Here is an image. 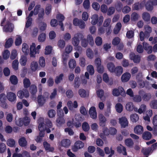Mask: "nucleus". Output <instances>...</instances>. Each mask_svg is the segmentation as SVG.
I'll use <instances>...</instances> for the list:
<instances>
[{
  "label": "nucleus",
  "instance_id": "20e7f679",
  "mask_svg": "<svg viewBox=\"0 0 157 157\" xmlns=\"http://www.w3.org/2000/svg\"><path fill=\"white\" fill-rule=\"evenodd\" d=\"M112 94L115 96H118L120 95L123 97L126 96L125 92L124 89L121 86L114 89L112 91Z\"/></svg>",
  "mask_w": 157,
  "mask_h": 157
},
{
  "label": "nucleus",
  "instance_id": "e433bc0d",
  "mask_svg": "<svg viewBox=\"0 0 157 157\" xmlns=\"http://www.w3.org/2000/svg\"><path fill=\"white\" fill-rule=\"evenodd\" d=\"M6 42L5 47L6 48H9L12 46L13 43V40L12 38H9L6 40Z\"/></svg>",
  "mask_w": 157,
  "mask_h": 157
},
{
  "label": "nucleus",
  "instance_id": "dca6fc26",
  "mask_svg": "<svg viewBox=\"0 0 157 157\" xmlns=\"http://www.w3.org/2000/svg\"><path fill=\"white\" fill-rule=\"evenodd\" d=\"M130 59L132 60L135 63H139L140 60V57L137 55H135L133 53H131L130 55Z\"/></svg>",
  "mask_w": 157,
  "mask_h": 157
},
{
  "label": "nucleus",
  "instance_id": "69168bd1",
  "mask_svg": "<svg viewBox=\"0 0 157 157\" xmlns=\"http://www.w3.org/2000/svg\"><path fill=\"white\" fill-rule=\"evenodd\" d=\"M86 55L88 58L92 59L94 57V54L90 48H88L86 50Z\"/></svg>",
  "mask_w": 157,
  "mask_h": 157
},
{
  "label": "nucleus",
  "instance_id": "9d476101",
  "mask_svg": "<svg viewBox=\"0 0 157 157\" xmlns=\"http://www.w3.org/2000/svg\"><path fill=\"white\" fill-rule=\"evenodd\" d=\"M84 146V144L81 141H78L75 143L72 149L74 151H76L78 149L82 148Z\"/></svg>",
  "mask_w": 157,
  "mask_h": 157
},
{
  "label": "nucleus",
  "instance_id": "13d9d810",
  "mask_svg": "<svg viewBox=\"0 0 157 157\" xmlns=\"http://www.w3.org/2000/svg\"><path fill=\"white\" fill-rule=\"evenodd\" d=\"M39 63L40 67H44L45 65L44 58L43 56L40 57L39 58Z\"/></svg>",
  "mask_w": 157,
  "mask_h": 157
},
{
  "label": "nucleus",
  "instance_id": "412c9836",
  "mask_svg": "<svg viewBox=\"0 0 157 157\" xmlns=\"http://www.w3.org/2000/svg\"><path fill=\"white\" fill-rule=\"evenodd\" d=\"M38 66L37 62L35 60L32 61L30 63V68L32 71L34 72L36 71L38 69Z\"/></svg>",
  "mask_w": 157,
  "mask_h": 157
},
{
  "label": "nucleus",
  "instance_id": "774afa93",
  "mask_svg": "<svg viewBox=\"0 0 157 157\" xmlns=\"http://www.w3.org/2000/svg\"><path fill=\"white\" fill-rule=\"evenodd\" d=\"M80 82L79 80V77H76L74 81V86L75 88H78L79 87Z\"/></svg>",
  "mask_w": 157,
  "mask_h": 157
},
{
  "label": "nucleus",
  "instance_id": "4be33fe9",
  "mask_svg": "<svg viewBox=\"0 0 157 157\" xmlns=\"http://www.w3.org/2000/svg\"><path fill=\"white\" fill-rule=\"evenodd\" d=\"M44 119L42 117H40L38 121V123L39 124L38 128L40 131H44Z\"/></svg>",
  "mask_w": 157,
  "mask_h": 157
},
{
  "label": "nucleus",
  "instance_id": "39448f33",
  "mask_svg": "<svg viewBox=\"0 0 157 157\" xmlns=\"http://www.w3.org/2000/svg\"><path fill=\"white\" fill-rule=\"evenodd\" d=\"M84 36L82 34L80 33H76L74 37L72 39V44L74 46H77L78 45L79 43V38L82 39L84 38Z\"/></svg>",
  "mask_w": 157,
  "mask_h": 157
},
{
  "label": "nucleus",
  "instance_id": "1a4fd4ad",
  "mask_svg": "<svg viewBox=\"0 0 157 157\" xmlns=\"http://www.w3.org/2000/svg\"><path fill=\"white\" fill-rule=\"evenodd\" d=\"M119 122L122 128H124L128 126V121L127 118L125 117H122L119 118Z\"/></svg>",
  "mask_w": 157,
  "mask_h": 157
},
{
  "label": "nucleus",
  "instance_id": "603ef678",
  "mask_svg": "<svg viewBox=\"0 0 157 157\" xmlns=\"http://www.w3.org/2000/svg\"><path fill=\"white\" fill-rule=\"evenodd\" d=\"M146 108V106L145 105L142 104L140 106L139 108L138 109H137V111L136 112L141 114L145 111Z\"/></svg>",
  "mask_w": 157,
  "mask_h": 157
},
{
  "label": "nucleus",
  "instance_id": "680f3d73",
  "mask_svg": "<svg viewBox=\"0 0 157 157\" xmlns=\"http://www.w3.org/2000/svg\"><path fill=\"white\" fill-rule=\"evenodd\" d=\"M115 108L117 111L119 113H121L123 109L122 105L119 103L116 104Z\"/></svg>",
  "mask_w": 157,
  "mask_h": 157
},
{
  "label": "nucleus",
  "instance_id": "de8ad7c7",
  "mask_svg": "<svg viewBox=\"0 0 157 157\" xmlns=\"http://www.w3.org/2000/svg\"><path fill=\"white\" fill-rule=\"evenodd\" d=\"M150 107L153 109H157V100H153L151 101L149 103Z\"/></svg>",
  "mask_w": 157,
  "mask_h": 157
},
{
  "label": "nucleus",
  "instance_id": "58836bf2",
  "mask_svg": "<svg viewBox=\"0 0 157 157\" xmlns=\"http://www.w3.org/2000/svg\"><path fill=\"white\" fill-rule=\"evenodd\" d=\"M108 70L111 73L114 72L115 67L114 64L112 63H108L107 65Z\"/></svg>",
  "mask_w": 157,
  "mask_h": 157
},
{
  "label": "nucleus",
  "instance_id": "423d86ee",
  "mask_svg": "<svg viewBox=\"0 0 157 157\" xmlns=\"http://www.w3.org/2000/svg\"><path fill=\"white\" fill-rule=\"evenodd\" d=\"M137 83L138 87L139 88H143L145 87L149 89L150 87L148 82L146 81H144L142 78L138 79Z\"/></svg>",
  "mask_w": 157,
  "mask_h": 157
},
{
  "label": "nucleus",
  "instance_id": "7c9ffc66",
  "mask_svg": "<svg viewBox=\"0 0 157 157\" xmlns=\"http://www.w3.org/2000/svg\"><path fill=\"white\" fill-rule=\"evenodd\" d=\"M78 93L82 98H85L89 95V93L83 89H80L78 90Z\"/></svg>",
  "mask_w": 157,
  "mask_h": 157
},
{
  "label": "nucleus",
  "instance_id": "2f4dec72",
  "mask_svg": "<svg viewBox=\"0 0 157 157\" xmlns=\"http://www.w3.org/2000/svg\"><path fill=\"white\" fill-rule=\"evenodd\" d=\"M68 65L70 68L73 69L76 65L75 60L74 59H70L68 61Z\"/></svg>",
  "mask_w": 157,
  "mask_h": 157
},
{
  "label": "nucleus",
  "instance_id": "7ed1b4c3",
  "mask_svg": "<svg viewBox=\"0 0 157 157\" xmlns=\"http://www.w3.org/2000/svg\"><path fill=\"white\" fill-rule=\"evenodd\" d=\"M48 93L47 92L44 93L42 95L38 96L37 101L39 105L42 106L48 100Z\"/></svg>",
  "mask_w": 157,
  "mask_h": 157
},
{
  "label": "nucleus",
  "instance_id": "37998d69",
  "mask_svg": "<svg viewBox=\"0 0 157 157\" xmlns=\"http://www.w3.org/2000/svg\"><path fill=\"white\" fill-rule=\"evenodd\" d=\"M48 117L50 118H53L56 115V111L53 109H50L48 110L47 112Z\"/></svg>",
  "mask_w": 157,
  "mask_h": 157
},
{
  "label": "nucleus",
  "instance_id": "3c124183",
  "mask_svg": "<svg viewBox=\"0 0 157 157\" xmlns=\"http://www.w3.org/2000/svg\"><path fill=\"white\" fill-rule=\"evenodd\" d=\"M46 38V34L44 33H42L38 36V40L39 42H43L45 41Z\"/></svg>",
  "mask_w": 157,
  "mask_h": 157
},
{
  "label": "nucleus",
  "instance_id": "f3484780",
  "mask_svg": "<svg viewBox=\"0 0 157 157\" xmlns=\"http://www.w3.org/2000/svg\"><path fill=\"white\" fill-rule=\"evenodd\" d=\"M41 6L40 5H36L33 10L31 11L30 13L29 14V17H32L33 15H36L37 14L40 10V9H41Z\"/></svg>",
  "mask_w": 157,
  "mask_h": 157
},
{
  "label": "nucleus",
  "instance_id": "0e129e2a",
  "mask_svg": "<svg viewBox=\"0 0 157 157\" xmlns=\"http://www.w3.org/2000/svg\"><path fill=\"white\" fill-rule=\"evenodd\" d=\"M95 42L97 46H101L102 43V39L100 37L98 36L95 38Z\"/></svg>",
  "mask_w": 157,
  "mask_h": 157
},
{
  "label": "nucleus",
  "instance_id": "052dcab7",
  "mask_svg": "<svg viewBox=\"0 0 157 157\" xmlns=\"http://www.w3.org/2000/svg\"><path fill=\"white\" fill-rule=\"evenodd\" d=\"M139 17L138 14L136 13H133L131 16V19L133 21H137Z\"/></svg>",
  "mask_w": 157,
  "mask_h": 157
},
{
  "label": "nucleus",
  "instance_id": "ea45409f",
  "mask_svg": "<svg viewBox=\"0 0 157 157\" xmlns=\"http://www.w3.org/2000/svg\"><path fill=\"white\" fill-rule=\"evenodd\" d=\"M56 125L58 126H60L64 124L65 121L64 118L61 117H59L56 120Z\"/></svg>",
  "mask_w": 157,
  "mask_h": 157
},
{
  "label": "nucleus",
  "instance_id": "6ab92c4d",
  "mask_svg": "<svg viewBox=\"0 0 157 157\" xmlns=\"http://www.w3.org/2000/svg\"><path fill=\"white\" fill-rule=\"evenodd\" d=\"M56 17L57 20L59 21V25L61 26V29L63 31L64 29L63 27V24L62 21L64 19V16L61 14L59 13L57 15Z\"/></svg>",
  "mask_w": 157,
  "mask_h": 157
},
{
  "label": "nucleus",
  "instance_id": "bf43d9fd",
  "mask_svg": "<svg viewBox=\"0 0 157 157\" xmlns=\"http://www.w3.org/2000/svg\"><path fill=\"white\" fill-rule=\"evenodd\" d=\"M30 90L31 94H35L37 92V87L36 85L34 84L32 85L30 87Z\"/></svg>",
  "mask_w": 157,
  "mask_h": 157
},
{
  "label": "nucleus",
  "instance_id": "cd10ccee",
  "mask_svg": "<svg viewBox=\"0 0 157 157\" xmlns=\"http://www.w3.org/2000/svg\"><path fill=\"white\" fill-rule=\"evenodd\" d=\"M60 144L61 146L63 147H67L70 146L71 142L69 140L67 139H64L61 141Z\"/></svg>",
  "mask_w": 157,
  "mask_h": 157
},
{
  "label": "nucleus",
  "instance_id": "a211bd4d",
  "mask_svg": "<svg viewBox=\"0 0 157 157\" xmlns=\"http://www.w3.org/2000/svg\"><path fill=\"white\" fill-rule=\"evenodd\" d=\"M46 128L45 129L47 132L49 133L51 132L50 128H52V124L51 121L48 119H47L45 121Z\"/></svg>",
  "mask_w": 157,
  "mask_h": 157
},
{
  "label": "nucleus",
  "instance_id": "79ce46f5",
  "mask_svg": "<svg viewBox=\"0 0 157 157\" xmlns=\"http://www.w3.org/2000/svg\"><path fill=\"white\" fill-rule=\"evenodd\" d=\"M130 118L131 121L132 122H136L139 120V117L138 114L133 113L130 115Z\"/></svg>",
  "mask_w": 157,
  "mask_h": 157
},
{
  "label": "nucleus",
  "instance_id": "bb28decb",
  "mask_svg": "<svg viewBox=\"0 0 157 157\" xmlns=\"http://www.w3.org/2000/svg\"><path fill=\"white\" fill-rule=\"evenodd\" d=\"M104 127L103 129V133H100L99 135L100 137L102 138H104L105 136L109 135L110 133L108 129L106 127Z\"/></svg>",
  "mask_w": 157,
  "mask_h": 157
},
{
  "label": "nucleus",
  "instance_id": "4d7b16f0",
  "mask_svg": "<svg viewBox=\"0 0 157 157\" xmlns=\"http://www.w3.org/2000/svg\"><path fill=\"white\" fill-rule=\"evenodd\" d=\"M79 65L82 67H84L86 65V59L85 58L83 57H81L79 59Z\"/></svg>",
  "mask_w": 157,
  "mask_h": 157
},
{
  "label": "nucleus",
  "instance_id": "ddd939ff",
  "mask_svg": "<svg viewBox=\"0 0 157 157\" xmlns=\"http://www.w3.org/2000/svg\"><path fill=\"white\" fill-rule=\"evenodd\" d=\"M131 77V75L129 72L124 73L121 76V80L123 82H127L128 81Z\"/></svg>",
  "mask_w": 157,
  "mask_h": 157
},
{
  "label": "nucleus",
  "instance_id": "b1692460",
  "mask_svg": "<svg viewBox=\"0 0 157 157\" xmlns=\"http://www.w3.org/2000/svg\"><path fill=\"white\" fill-rule=\"evenodd\" d=\"M143 46L144 49L148 53H151L152 51V47L146 42L143 43Z\"/></svg>",
  "mask_w": 157,
  "mask_h": 157
},
{
  "label": "nucleus",
  "instance_id": "864d4df0",
  "mask_svg": "<svg viewBox=\"0 0 157 157\" xmlns=\"http://www.w3.org/2000/svg\"><path fill=\"white\" fill-rule=\"evenodd\" d=\"M142 18L145 21H149L150 18V14L147 12H144L142 14Z\"/></svg>",
  "mask_w": 157,
  "mask_h": 157
},
{
  "label": "nucleus",
  "instance_id": "5fc2aeb1",
  "mask_svg": "<svg viewBox=\"0 0 157 157\" xmlns=\"http://www.w3.org/2000/svg\"><path fill=\"white\" fill-rule=\"evenodd\" d=\"M86 69L90 75H92L94 74V70L92 65H88Z\"/></svg>",
  "mask_w": 157,
  "mask_h": 157
},
{
  "label": "nucleus",
  "instance_id": "8fccbe9b",
  "mask_svg": "<svg viewBox=\"0 0 157 157\" xmlns=\"http://www.w3.org/2000/svg\"><path fill=\"white\" fill-rule=\"evenodd\" d=\"M10 81L12 84L13 85H16L18 83V79L17 77L14 75H12L10 77Z\"/></svg>",
  "mask_w": 157,
  "mask_h": 157
},
{
  "label": "nucleus",
  "instance_id": "5701e85b",
  "mask_svg": "<svg viewBox=\"0 0 157 157\" xmlns=\"http://www.w3.org/2000/svg\"><path fill=\"white\" fill-rule=\"evenodd\" d=\"M64 77V74L63 73L58 75L55 79V82L57 84L60 83L63 81Z\"/></svg>",
  "mask_w": 157,
  "mask_h": 157
},
{
  "label": "nucleus",
  "instance_id": "6e6552de",
  "mask_svg": "<svg viewBox=\"0 0 157 157\" xmlns=\"http://www.w3.org/2000/svg\"><path fill=\"white\" fill-rule=\"evenodd\" d=\"M89 113L90 117L94 119L97 118V112L96 108L94 106L91 107L89 109Z\"/></svg>",
  "mask_w": 157,
  "mask_h": 157
},
{
  "label": "nucleus",
  "instance_id": "f8f14e48",
  "mask_svg": "<svg viewBox=\"0 0 157 157\" xmlns=\"http://www.w3.org/2000/svg\"><path fill=\"white\" fill-rule=\"evenodd\" d=\"M14 29V25L9 22H7L4 27L3 30L6 32H12Z\"/></svg>",
  "mask_w": 157,
  "mask_h": 157
},
{
  "label": "nucleus",
  "instance_id": "a878e982",
  "mask_svg": "<svg viewBox=\"0 0 157 157\" xmlns=\"http://www.w3.org/2000/svg\"><path fill=\"white\" fill-rule=\"evenodd\" d=\"M27 61V56L25 55H23L21 57L19 62L21 66H24L26 65Z\"/></svg>",
  "mask_w": 157,
  "mask_h": 157
},
{
  "label": "nucleus",
  "instance_id": "0eeeda50",
  "mask_svg": "<svg viewBox=\"0 0 157 157\" xmlns=\"http://www.w3.org/2000/svg\"><path fill=\"white\" fill-rule=\"evenodd\" d=\"M126 109L130 112L132 111L133 110L135 112L137 111V108H136L133 103L132 102H128L126 104Z\"/></svg>",
  "mask_w": 157,
  "mask_h": 157
},
{
  "label": "nucleus",
  "instance_id": "49530a36",
  "mask_svg": "<svg viewBox=\"0 0 157 157\" xmlns=\"http://www.w3.org/2000/svg\"><path fill=\"white\" fill-rule=\"evenodd\" d=\"M6 144L9 147H13L15 145V142L13 139L10 138L7 140Z\"/></svg>",
  "mask_w": 157,
  "mask_h": 157
},
{
  "label": "nucleus",
  "instance_id": "a19ab883",
  "mask_svg": "<svg viewBox=\"0 0 157 157\" xmlns=\"http://www.w3.org/2000/svg\"><path fill=\"white\" fill-rule=\"evenodd\" d=\"M65 42L63 40H59L57 42V46L60 49H63L65 45Z\"/></svg>",
  "mask_w": 157,
  "mask_h": 157
},
{
  "label": "nucleus",
  "instance_id": "c03bdc74",
  "mask_svg": "<svg viewBox=\"0 0 157 157\" xmlns=\"http://www.w3.org/2000/svg\"><path fill=\"white\" fill-rule=\"evenodd\" d=\"M152 136L151 133L149 132H145L143 134V137L144 139L146 140L150 139Z\"/></svg>",
  "mask_w": 157,
  "mask_h": 157
},
{
  "label": "nucleus",
  "instance_id": "e2e57ef3",
  "mask_svg": "<svg viewBox=\"0 0 157 157\" xmlns=\"http://www.w3.org/2000/svg\"><path fill=\"white\" fill-rule=\"evenodd\" d=\"M52 50V47L50 45L46 46L44 50V54L45 55H49L50 54Z\"/></svg>",
  "mask_w": 157,
  "mask_h": 157
},
{
  "label": "nucleus",
  "instance_id": "338daca9",
  "mask_svg": "<svg viewBox=\"0 0 157 157\" xmlns=\"http://www.w3.org/2000/svg\"><path fill=\"white\" fill-rule=\"evenodd\" d=\"M73 49L72 46L70 45H67L65 49V52L67 54L70 53Z\"/></svg>",
  "mask_w": 157,
  "mask_h": 157
},
{
  "label": "nucleus",
  "instance_id": "c9c22d12",
  "mask_svg": "<svg viewBox=\"0 0 157 157\" xmlns=\"http://www.w3.org/2000/svg\"><path fill=\"white\" fill-rule=\"evenodd\" d=\"M144 2L137 3H135L133 6V8L136 10L142 9L144 6Z\"/></svg>",
  "mask_w": 157,
  "mask_h": 157
},
{
  "label": "nucleus",
  "instance_id": "f03ea898",
  "mask_svg": "<svg viewBox=\"0 0 157 157\" xmlns=\"http://www.w3.org/2000/svg\"><path fill=\"white\" fill-rule=\"evenodd\" d=\"M91 19V23L93 25H95L97 23L98 25L100 26L102 23L104 18L102 16L98 17L97 14H95L92 15Z\"/></svg>",
  "mask_w": 157,
  "mask_h": 157
},
{
  "label": "nucleus",
  "instance_id": "09e8293b",
  "mask_svg": "<svg viewBox=\"0 0 157 157\" xmlns=\"http://www.w3.org/2000/svg\"><path fill=\"white\" fill-rule=\"evenodd\" d=\"M151 95L149 93H145L142 96V99L145 101H148L151 98Z\"/></svg>",
  "mask_w": 157,
  "mask_h": 157
},
{
  "label": "nucleus",
  "instance_id": "aec40b11",
  "mask_svg": "<svg viewBox=\"0 0 157 157\" xmlns=\"http://www.w3.org/2000/svg\"><path fill=\"white\" fill-rule=\"evenodd\" d=\"M18 143L19 145L21 147H25L27 145V142L24 137H20L18 140Z\"/></svg>",
  "mask_w": 157,
  "mask_h": 157
},
{
  "label": "nucleus",
  "instance_id": "4c0bfd02",
  "mask_svg": "<svg viewBox=\"0 0 157 157\" xmlns=\"http://www.w3.org/2000/svg\"><path fill=\"white\" fill-rule=\"evenodd\" d=\"M117 151L119 153H122L124 155H126L127 153L125 147L120 145L117 147Z\"/></svg>",
  "mask_w": 157,
  "mask_h": 157
},
{
  "label": "nucleus",
  "instance_id": "72a5a7b5",
  "mask_svg": "<svg viewBox=\"0 0 157 157\" xmlns=\"http://www.w3.org/2000/svg\"><path fill=\"white\" fill-rule=\"evenodd\" d=\"M111 104L109 103L107 104L106 109L105 111V115L106 117H109L111 113Z\"/></svg>",
  "mask_w": 157,
  "mask_h": 157
},
{
  "label": "nucleus",
  "instance_id": "f257e3e1",
  "mask_svg": "<svg viewBox=\"0 0 157 157\" xmlns=\"http://www.w3.org/2000/svg\"><path fill=\"white\" fill-rule=\"evenodd\" d=\"M41 48L40 45H38L36 47L35 43H32L29 47V56L30 58H35L36 54H39L40 50Z\"/></svg>",
  "mask_w": 157,
  "mask_h": 157
},
{
  "label": "nucleus",
  "instance_id": "473e14b6",
  "mask_svg": "<svg viewBox=\"0 0 157 157\" xmlns=\"http://www.w3.org/2000/svg\"><path fill=\"white\" fill-rule=\"evenodd\" d=\"M145 31V37L148 38L149 36L150 33L151 32V28L148 25L145 26L144 27Z\"/></svg>",
  "mask_w": 157,
  "mask_h": 157
},
{
  "label": "nucleus",
  "instance_id": "a18cd8bd",
  "mask_svg": "<svg viewBox=\"0 0 157 157\" xmlns=\"http://www.w3.org/2000/svg\"><path fill=\"white\" fill-rule=\"evenodd\" d=\"M142 151L144 155L147 157L152 152V149L150 147L144 148L142 150Z\"/></svg>",
  "mask_w": 157,
  "mask_h": 157
},
{
  "label": "nucleus",
  "instance_id": "393cba45",
  "mask_svg": "<svg viewBox=\"0 0 157 157\" xmlns=\"http://www.w3.org/2000/svg\"><path fill=\"white\" fill-rule=\"evenodd\" d=\"M143 132V128L142 126L140 125L136 126L134 128V132L137 134H140Z\"/></svg>",
  "mask_w": 157,
  "mask_h": 157
},
{
  "label": "nucleus",
  "instance_id": "f704fd0d",
  "mask_svg": "<svg viewBox=\"0 0 157 157\" xmlns=\"http://www.w3.org/2000/svg\"><path fill=\"white\" fill-rule=\"evenodd\" d=\"M23 84L24 88H28L30 86L31 82L29 78H25L23 80Z\"/></svg>",
  "mask_w": 157,
  "mask_h": 157
},
{
  "label": "nucleus",
  "instance_id": "c756f323",
  "mask_svg": "<svg viewBox=\"0 0 157 157\" xmlns=\"http://www.w3.org/2000/svg\"><path fill=\"white\" fill-rule=\"evenodd\" d=\"M123 72V68L121 66H117L116 67L114 70L116 75L117 76H120Z\"/></svg>",
  "mask_w": 157,
  "mask_h": 157
},
{
  "label": "nucleus",
  "instance_id": "c85d7f7f",
  "mask_svg": "<svg viewBox=\"0 0 157 157\" xmlns=\"http://www.w3.org/2000/svg\"><path fill=\"white\" fill-rule=\"evenodd\" d=\"M43 145L45 150L48 151L52 152L54 150V148L46 142H44Z\"/></svg>",
  "mask_w": 157,
  "mask_h": 157
},
{
  "label": "nucleus",
  "instance_id": "2eb2a0df",
  "mask_svg": "<svg viewBox=\"0 0 157 157\" xmlns=\"http://www.w3.org/2000/svg\"><path fill=\"white\" fill-rule=\"evenodd\" d=\"M22 51L25 55H27L29 54V48L27 44L24 43L22 45Z\"/></svg>",
  "mask_w": 157,
  "mask_h": 157
},
{
  "label": "nucleus",
  "instance_id": "6e6d98bb",
  "mask_svg": "<svg viewBox=\"0 0 157 157\" xmlns=\"http://www.w3.org/2000/svg\"><path fill=\"white\" fill-rule=\"evenodd\" d=\"M82 127L83 131L85 132L88 131L90 128L89 124L86 122H85L82 123Z\"/></svg>",
  "mask_w": 157,
  "mask_h": 157
},
{
  "label": "nucleus",
  "instance_id": "4468645a",
  "mask_svg": "<svg viewBox=\"0 0 157 157\" xmlns=\"http://www.w3.org/2000/svg\"><path fill=\"white\" fill-rule=\"evenodd\" d=\"M7 98L10 101H15L16 98V95L15 93L12 92H8L7 93Z\"/></svg>",
  "mask_w": 157,
  "mask_h": 157
},
{
  "label": "nucleus",
  "instance_id": "9b49d317",
  "mask_svg": "<svg viewBox=\"0 0 157 157\" xmlns=\"http://www.w3.org/2000/svg\"><path fill=\"white\" fill-rule=\"evenodd\" d=\"M98 117L99 121V125L103 127H105L107 121L105 117L102 114L100 113L99 114Z\"/></svg>",
  "mask_w": 157,
  "mask_h": 157
}]
</instances>
